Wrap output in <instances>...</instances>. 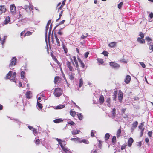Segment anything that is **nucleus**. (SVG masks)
I'll list each match as a JSON object with an SVG mask.
<instances>
[{
  "mask_svg": "<svg viewBox=\"0 0 153 153\" xmlns=\"http://www.w3.org/2000/svg\"><path fill=\"white\" fill-rule=\"evenodd\" d=\"M145 39L147 42V44L149 46V49L151 51L150 53L153 51V42H152V39L149 36L145 37Z\"/></svg>",
  "mask_w": 153,
  "mask_h": 153,
  "instance_id": "obj_1",
  "label": "nucleus"
},
{
  "mask_svg": "<svg viewBox=\"0 0 153 153\" xmlns=\"http://www.w3.org/2000/svg\"><path fill=\"white\" fill-rule=\"evenodd\" d=\"M62 91L61 89L57 88L55 89L54 94L56 97H59L62 95Z\"/></svg>",
  "mask_w": 153,
  "mask_h": 153,
  "instance_id": "obj_2",
  "label": "nucleus"
},
{
  "mask_svg": "<svg viewBox=\"0 0 153 153\" xmlns=\"http://www.w3.org/2000/svg\"><path fill=\"white\" fill-rule=\"evenodd\" d=\"M16 58L15 57H13L10 60L9 66L10 68H13L16 64Z\"/></svg>",
  "mask_w": 153,
  "mask_h": 153,
  "instance_id": "obj_3",
  "label": "nucleus"
},
{
  "mask_svg": "<svg viewBox=\"0 0 153 153\" xmlns=\"http://www.w3.org/2000/svg\"><path fill=\"white\" fill-rule=\"evenodd\" d=\"M51 20H49L48 22V23L47 24V25L46 26L45 28V41L46 42V43H47V33L48 30L49 28V26L50 25V24L51 23Z\"/></svg>",
  "mask_w": 153,
  "mask_h": 153,
  "instance_id": "obj_4",
  "label": "nucleus"
},
{
  "mask_svg": "<svg viewBox=\"0 0 153 153\" xmlns=\"http://www.w3.org/2000/svg\"><path fill=\"white\" fill-rule=\"evenodd\" d=\"M16 7L14 4H12L10 6V9L11 13L13 14H15L16 13Z\"/></svg>",
  "mask_w": 153,
  "mask_h": 153,
  "instance_id": "obj_5",
  "label": "nucleus"
},
{
  "mask_svg": "<svg viewBox=\"0 0 153 153\" xmlns=\"http://www.w3.org/2000/svg\"><path fill=\"white\" fill-rule=\"evenodd\" d=\"M109 63L110 66L115 68H118L120 67L119 65L116 63L110 62Z\"/></svg>",
  "mask_w": 153,
  "mask_h": 153,
  "instance_id": "obj_6",
  "label": "nucleus"
},
{
  "mask_svg": "<svg viewBox=\"0 0 153 153\" xmlns=\"http://www.w3.org/2000/svg\"><path fill=\"white\" fill-rule=\"evenodd\" d=\"M66 65H67V67L68 68L70 71H74V69L72 65V64L71 63V62H70L69 61H68L67 62Z\"/></svg>",
  "mask_w": 153,
  "mask_h": 153,
  "instance_id": "obj_7",
  "label": "nucleus"
},
{
  "mask_svg": "<svg viewBox=\"0 0 153 153\" xmlns=\"http://www.w3.org/2000/svg\"><path fill=\"white\" fill-rule=\"evenodd\" d=\"M6 11V9L4 6H0V14L5 13Z\"/></svg>",
  "mask_w": 153,
  "mask_h": 153,
  "instance_id": "obj_8",
  "label": "nucleus"
},
{
  "mask_svg": "<svg viewBox=\"0 0 153 153\" xmlns=\"http://www.w3.org/2000/svg\"><path fill=\"white\" fill-rule=\"evenodd\" d=\"M131 79V76L129 75H127L125 79V82L126 84H128L130 82Z\"/></svg>",
  "mask_w": 153,
  "mask_h": 153,
  "instance_id": "obj_9",
  "label": "nucleus"
},
{
  "mask_svg": "<svg viewBox=\"0 0 153 153\" xmlns=\"http://www.w3.org/2000/svg\"><path fill=\"white\" fill-rule=\"evenodd\" d=\"M118 100L120 102H121L123 98V94L121 91H119L118 93Z\"/></svg>",
  "mask_w": 153,
  "mask_h": 153,
  "instance_id": "obj_10",
  "label": "nucleus"
},
{
  "mask_svg": "<svg viewBox=\"0 0 153 153\" xmlns=\"http://www.w3.org/2000/svg\"><path fill=\"white\" fill-rule=\"evenodd\" d=\"M133 142V139L132 138L130 137V138H129L128 139V146L129 147H131L132 145V144Z\"/></svg>",
  "mask_w": 153,
  "mask_h": 153,
  "instance_id": "obj_11",
  "label": "nucleus"
},
{
  "mask_svg": "<svg viewBox=\"0 0 153 153\" xmlns=\"http://www.w3.org/2000/svg\"><path fill=\"white\" fill-rule=\"evenodd\" d=\"M7 37V36H4V37L3 39L2 40L1 39V36H0V40L2 45L3 48V45L5 42Z\"/></svg>",
  "mask_w": 153,
  "mask_h": 153,
  "instance_id": "obj_12",
  "label": "nucleus"
},
{
  "mask_svg": "<svg viewBox=\"0 0 153 153\" xmlns=\"http://www.w3.org/2000/svg\"><path fill=\"white\" fill-rule=\"evenodd\" d=\"M62 149L64 153H70V150L67 148H65L63 146Z\"/></svg>",
  "mask_w": 153,
  "mask_h": 153,
  "instance_id": "obj_13",
  "label": "nucleus"
},
{
  "mask_svg": "<svg viewBox=\"0 0 153 153\" xmlns=\"http://www.w3.org/2000/svg\"><path fill=\"white\" fill-rule=\"evenodd\" d=\"M12 71H9L8 73L6 75L5 78V79H9L11 77L12 75Z\"/></svg>",
  "mask_w": 153,
  "mask_h": 153,
  "instance_id": "obj_14",
  "label": "nucleus"
},
{
  "mask_svg": "<svg viewBox=\"0 0 153 153\" xmlns=\"http://www.w3.org/2000/svg\"><path fill=\"white\" fill-rule=\"evenodd\" d=\"M138 124V123L137 121H135V122L133 123L132 125L131 129L132 130H133L134 129H135L137 127Z\"/></svg>",
  "mask_w": 153,
  "mask_h": 153,
  "instance_id": "obj_15",
  "label": "nucleus"
},
{
  "mask_svg": "<svg viewBox=\"0 0 153 153\" xmlns=\"http://www.w3.org/2000/svg\"><path fill=\"white\" fill-rule=\"evenodd\" d=\"M137 41L140 43L143 44L145 43V41L143 38L138 37L137 39Z\"/></svg>",
  "mask_w": 153,
  "mask_h": 153,
  "instance_id": "obj_16",
  "label": "nucleus"
},
{
  "mask_svg": "<svg viewBox=\"0 0 153 153\" xmlns=\"http://www.w3.org/2000/svg\"><path fill=\"white\" fill-rule=\"evenodd\" d=\"M54 36H55V38L56 39V42L57 45L58 46H60V42L59 41V39H58V38L57 37V36L56 34L55 33H54Z\"/></svg>",
  "mask_w": 153,
  "mask_h": 153,
  "instance_id": "obj_17",
  "label": "nucleus"
},
{
  "mask_svg": "<svg viewBox=\"0 0 153 153\" xmlns=\"http://www.w3.org/2000/svg\"><path fill=\"white\" fill-rule=\"evenodd\" d=\"M26 97L27 98L30 99L32 97V94L30 91H28L26 94Z\"/></svg>",
  "mask_w": 153,
  "mask_h": 153,
  "instance_id": "obj_18",
  "label": "nucleus"
},
{
  "mask_svg": "<svg viewBox=\"0 0 153 153\" xmlns=\"http://www.w3.org/2000/svg\"><path fill=\"white\" fill-rule=\"evenodd\" d=\"M56 140L58 142L61 148H62L64 146H63L62 142H64V141H63L62 140L58 139V138H56Z\"/></svg>",
  "mask_w": 153,
  "mask_h": 153,
  "instance_id": "obj_19",
  "label": "nucleus"
},
{
  "mask_svg": "<svg viewBox=\"0 0 153 153\" xmlns=\"http://www.w3.org/2000/svg\"><path fill=\"white\" fill-rule=\"evenodd\" d=\"M56 140L58 142L61 148H62L64 146H63L62 142H64V141H63L62 140L58 139V138H56Z\"/></svg>",
  "mask_w": 153,
  "mask_h": 153,
  "instance_id": "obj_20",
  "label": "nucleus"
},
{
  "mask_svg": "<svg viewBox=\"0 0 153 153\" xmlns=\"http://www.w3.org/2000/svg\"><path fill=\"white\" fill-rule=\"evenodd\" d=\"M75 74L71 73L69 74V78L71 80H73L74 78V75Z\"/></svg>",
  "mask_w": 153,
  "mask_h": 153,
  "instance_id": "obj_21",
  "label": "nucleus"
},
{
  "mask_svg": "<svg viewBox=\"0 0 153 153\" xmlns=\"http://www.w3.org/2000/svg\"><path fill=\"white\" fill-rule=\"evenodd\" d=\"M99 100L101 104H102L104 102V98L102 95H101L100 96Z\"/></svg>",
  "mask_w": 153,
  "mask_h": 153,
  "instance_id": "obj_22",
  "label": "nucleus"
},
{
  "mask_svg": "<svg viewBox=\"0 0 153 153\" xmlns=\"http://www.w3.org/2000/svg\"><path fill=\"white\" fill-rule=\"evenodd\" d=\"M116 42H112L108 44V46L111 48H113L116 46Z\"/></svg>",
  "mask_w": 153,
  "mask_h": 153,
  "instance_id": "obj_23",
  "label": "nucleus"
},
{
  "mask_svg": "<svg viewBox=\"0 0 153 153\" xmlns=\"http://www.w3.org/2000/svg\"><path fill=\"white\" fill-rule=\"evenodd\" d=\"M79 130H76L71 131V134L72 135H76L79 134Z\"/></svg>",
  "mask_w": 153,
  "mask_h": 153,
  "instance_id": "obj_24",
  "label": "nucleus"
},
{
  "mask_svg": "<svg viewBox=\"0 0 153 153\" xmlns=\"http://www.w3.org/2000/svg\"><path fill=\"white\" fill-rule=\"evenodd\" d=\"M53 121L56 123H59L60 122H61L63 121V120L62 119L59 118L57 119L53 120Z\"/></svg>",
  "mask_w": 153,
  "mask_h": 153,
  "instance_id": "obj_25",
  "label": "nucleus"
},
{
  "mask_svg": "<svg viewBox=\"0 0 153 153\" xmlns=\"http://www.w3.org/2000/svg\"><path fill=\"white\" fill-rule=\"evenodd\" d=\"M65 107V105H59L56 106L54 108L56 109H59L63 108Z\"/></svg>",
  "mask_w": 153,
  "mask_h": 153,
  "instance_id": "obj_26",
  "label": "nucleus"
},
{
  "mask_svg": "<svg viewBox=\"0 0 153 153\" xmlns=\"http://www.w3.org/2000/svg\"><path fill=\"white\" fill-rule=\"evenodd\" d=\"M10 17L9 16L7 17L4 22V24H8L10 21Z\"/></svg>",
  "mask_w": 153,
  "mask_h": 153,
  "instance_id": "obj_27",
  "label": "nucleus"
},
{
  "mask_svg": "<svg viewBox=\"0 0 153 153\" xmlns=\"http://www.w3.org/2000/svg\"><path fill=\"white\" fill-rule=\"evenodd\" d=\"M28 128L30 130H32V131L34 133H37L36 130L32 126H28Z\"/></svg>",
  "mask_w": 153,
  "mask_h": 153,
  "instance_id": "obj_28",
  "label": "nucleus"
},
{
  "mask_svg": "<svg viewBox=\"0 0 153 153\" xmlns=\"http://www.w3.org/2000/svg\"><path fill=\"white\" fill-rule=\"evenodd\" d=\"M117 92L116 91H115L114 94L113 95L112 98L114 101H115L116 97L117 95Z\"/></svg>",
  "mask_w": 153,
  "mask_h": 153,
  "instance_id": "obj_29",
  "label": "nucleus"
},
{
  "mask_svg": "<svg viewBox=\"0 0 153 153\" xmlns=\"http://www.w3.org/2000/svg\"><path fill=\"white\" fill-rule=\"evenodd\" d=\"M83 84V80L82 78H81L79 81V88L81 87Z\"/></svg>",
  "mask_w": 153,
  "mask_h": 153,
  "instance_id": "obj_30",
  "label": "nucleus"
},
{
  "mask_svg": "<svg viewBox=\"0 0 153 153\" xmlns=\"http://www.w3.org/2000/svg\"><path fill=\"white\" fill-rule=\"evenodd\" d=\"M76 114V112L73 109L71 110L70 111V114L72 117H74Z\"/></svg>",
  "mask_w": 153,
  "mask_h": 153,
  "instance_id": "obj_31",
  "label": "nucleus"
},
{
  "mask_svg": "<svg viewBox=\"0 0 153 153\" xmlns=\"http://www.w3.org/2000/svg\"><path fill=\"white\" fill-rule=\"evenodd\" d=\"M80 139H81L80 138H78V137H77V138H72L71 139V140L72 141H77V142H80Z\"/></svg>",
  "mask_w": 153,
  "mask_h": 153,
  "instance_id": "obj_32",
  "label": "nucleus"
},
{
  "mask_svg": "<svg viewBox=\"0 0 153 153\" xmlns=\"http://www.w3.org/2000/svg\"><path fill=\"white\" fill-rule=\"evenodd\" d=\"M106 102L107 103V105L108 107L110 106V98H107Z\"/></svg>",
  "mask_w": 153,
  "mask_h": 153,
  "instance_id": "obj_33",
  "label": "nucleus"
},
{
  "mask_svg": "<svg viewBox=\"0 0 153 153\" xmlns=\"http://www.w3.org/2000/svg\"><path fill=\"white\" fill-rule=\"evenodd\" d=\"M77 115L79 120H81L83 118V116L81 114V113H77Z\"/></svg>",
  "mask_w": 153,
  "mask_h": 153,
  "instance_id": "obj_34",
  "label": "nucleus"
},
{
  "mask_svg": "<svg viewBox=\"0 0 153 153\" xmlns=\"http://www.w3.org/2000/svg\"><path fill=\"white\" fill-rule=\"evenodd\" d=\"M121 133V130L120 128L118 130L117 133L116 135L117 138H118L119 137V136H120Z\"/></svg>",
  "mask_w": 153,
  "mask_h": 153,
  "instance_id": "obj_35",
  "label": "nucleus"
},
{
  "mask_svg": "<svg viewBox=\"0 0 153 153\" xmlns=\"http://www.w3.org/2000/svg\"><path fill=\"white\" fill-rule=\"evenodd\" d=\"M52 24H51L50 25V29L49 31V34H48V41L49 42V38H50V35L51 34V30L52 28Z\"/></svg>",
  "mask_w": 153,
  "mask_h": 153,
  "instance_id": "obj_36",
  "label": "nucleus"
},
{
  "mask_svg": "<svg viewBox=\"0 0 153 153\" xmlns=\"http://www.w3.org/2000/svg\"><path fill=\"white\" fill-rule=\"evenodd\" d=\"M82 142L87 144H88L89 143V142L88 141V140H86L83 139L82 140H81V139H80V143H81Z\"/></svg>",
  "mask_w": 153,
  "mask_h": 153,
  "instance_id": "obj_37",
  "label": "nucleus"
},
{
  "mask_svg": "<svg viewBox=\"0 0 153 153\" xmlns=\"http://www.w3.org/2000/svg\"><path fill=\"white\" fill-rule=\"evenodd\" d=\"M16 74V72H14L13 73V75H12V77L13 78V79H12V80H13V81L15 82H16V80H15V79Z\"/></svg>",
  "mask_w": 153,
  "mask_h": 153,
  "instance_id": "obj_38",
  "label": "nucleus"
},
{
  "mask_svg": "<svg viewBox=\"0 0 153 153\" xmlns=\"http://www.w3.org/2000/svg\"><path fill=\"white\" fill-rule=\"evenodd\" d=\"M79 61L80 63L81 67L84 68L85 67V65L83 62L79 59Z\"/></svg>",
  "mask_w": 153,
  "mask_h": 153,
  "instance_id": "obj_39",
  "label": "nucleus"
},
{
  "mask_svg": "<svg viewBox=\"0 0 153 153\" xmlns=\"http://www.w3.org/2000/svg\"><path fill=\"white\" fill-rule=\"evenodd\" d=\"M59 77L58 76H56L54 78V82L56 84L58 80L59 79Z\"/></svg>",
  "mask_w": 153,
  "mask_h": 153,
  "instance_id": "obj_40",
  "label": "nucleus"
},
{
  "mask_svg": "<svg viewBox=\"0 0 153 153\" xmlns=\"http://www.w3.org/2000/svg\"><path fill=\"white\" fill-rule=\"evenodd\" d=\"M110 137V135L109 133H106L105 135V138L106 140H107L109 139Z\"/></svg>",
  "mask_w": 153,
  "mask_h": 153,
  "instance_id": "obj_41",
  "label": "nucleus"
},
{
  "mask_svg": "<svg viewBox=\"0 0 153 153\" xmlns=\"http://www.w3.org/2000/svg\"><path fill=\"white\" fill-rule=\"evenodd\" d=\"M24 8L27 11L30 10L29 6L25 5L24 7Z\"/></svg>",
  "mask_w": 153,
  "mask_h": 153,
  "instance_id": "obj_42",
  "label": "nucleus"
},
{
  "mask_svg": "<svg viewBox=\"0 0 153 153\" xmlns=\"http://www.w3.org/2000/svg\"><path fill=\"white\" fill-rule=\"evenodd\" d=\"M37 105H38V107L40 109H42V105L39 102H38V101L37 102Z\"/></svg>",
  "mask_w": 153,
  "mask_h": 153,
  "instance_id": "obj_43",
  "label": "nucleus"
},
{
  "mask_svg": "<svg viewBox=\"0 0 153 153\" xmlns=\"http://www.w3.org/2000/svg\"><path fill=\"white\" fill-rule=\"evenodd\" d=\"M25 72L23 71H21V78L22 79L24 78L25 76L24 75L25 74Z\"/></svg>",
  "mask_w": 153,
  "mask_h": 153,
  "instance_id": "obj_44",
  "label": "nucleus"
},
{
  "mask_svg": "<svg viewBox=\"0 0 153 153\" xmlns=\"http://www.w3.org/2000/svg\"><path fill=\"white\" fill-rule=\"evenodd\" d=\"M101 54H103L105 56H108V53L106 51H104Z\"/></svg>",
  "mask_w": 153,
  "mask_h": 153,
  "instance_id": "obj_45",
  "label": "nucleus"
},
{
  "mask_svg": "<svg viewBox=\"0 0 153 153\" xmlns=\"http://www.w3.org/2000/svg\"><path fill=\"white\" fill-rule=\"evenodd\" d=\"M32 34V32L30 31H27L25 34L24 35V36H30Z\"/></svg>",
  "mask_w": 153,
  "mask_h": 153,
  "instance_id": "obj_46",
  "label": "nucleus"
},
{
  "mask_svg": "<svg viewBox=\"0 0 153 153\" xmlns=\"http://www.w3.org/2000/svg\"><path fill=\"white\" fill-rule=\"evenodd\" d=\"M98 62L102 64L103 63L104 61L102 59H97Z\"/></svg>",
  "mask_w": 153,
  "mask_h": 153,
  "instance_id": "obj_47",
  "label": "nucleus"
},
{
  "mask_svg": "<svg viewBox=\"0 0 153 153\" xmlns=\"http://www.w3.org/2000/svg\"><path fill=\"white\" fill-rule=\"evenodd\" d=\"M88 35V33H85L84 35H82L81 37V38L82 39H84L86 38Z\"/></svg>",
  "mask_w": 153,
  "mask_h": 153,
  "instance_id": "obj_48",
  "label": "nucleus"
},
{
  "mask_svg": "<svg viewBox=\"0 0 153 153\" xmlns=\"http://www.w3.org/2000/svg\"><path fill=\"white\" fill-rule=\"evenodd\" d=\"M115 111H116V109L115 108H114L113 109L112 111V113L113 114V116L114 117L115 115Z\"/></svg>",
  "mask_w": 153,
  "mask_h": 153,
  "instance_id": "obj_49",
  "label": "nucleus"
},
{
  "mask_svg": "<svg viewBox=\"0 0 153 153\" xmlns=\"http://www.w3.org/2000/svg\"><path fill=\"white\" fill-rule=\"evenodd\" d=\"M143 123H141L139 126V128L141 130H142L143 128Z\"/></svg>",
  "mask_w": 153,
  "mask_h": 153,
  "instance_id": "obj_50",
  "label": "nucleus"
},
{
  "mask_svg": "<svg viewBox=\"0 0 153 153\" xmlns=\"http://www.w3.org/2000/svg\"><path fill=\"white\" fill-rule=\"evenodd\" d=\"M139 36L141 37V38H143L144 37V34L142 32H140Z\"/></svg>",
  "mask_w": 153,
  "mask_h": 153,
  "instance_id": "obj_51",
  "label": "nucleus"
},
{
  "mask_svg": "<svg viewBox=\"0 0 153 153\" xmlns=\"http://www.w3.org/2000/svg\"><path fill=\"white\" fill-rule=\"evenodd\" d=\"M123 2H120L119 4H118V7L119 9H120L121 7L123 5Z\"/></svg>",
  "mask_w": 153,
  "mask_h": 153,
  "instance_id": "obj_52",
  "label": "nucleus"
},
{
  "mask_svg": "<svg viewBox=\"0 0 153 153\" xmlns=\"http://www.w3.org/2000/svg\"><path fill=\"white\" fill-rule=\"evenodd\" d=\"M40 142V140L39 139H38L36 140L35 141V143L37 145H38L39 144Z\"/></svg>",
  "mask_w": 153,
  "mask_h": 153,
  "instance_id": "obj_53",
  "label": "nucleus"
},
{
  "mask_svg": "<svg viewBox=\"0 0 153 153\" xmlns=\"http://www.w3.org/2000/svg\"><path fill=\"white\" fill-rule=\"evenodd\" d=\"M68 123L71 125H74L75 124V123L72 121L68 122Z\"/></svg>",
  "mask_w": 153,
  "mask_h": 153,
  "instance_id": "obj_54",
  "label": "nucleus"
},
{
  "mask_svg": "<svg viewBox=\"0 0 153 153\" xmlns=\"http://www.w3.org/2000/svg\"><path fill=\"white\" fill-rule=\"evenodd\" d=\"M95 132V131L94 130H91V137H93L94 136V133Z\"/></svg>",
  "mask_w": 153,
  "mask_h": 153,
  "instance_id": "obj_55",
  "label": "nucleus"
},
{
  "mask_svg": "<svg viewBox=\"0 0 153 153\" xmlns=\"http://www.w3.org/2000/svg\"><path fill=\"white\" fill-rule=\"evenodd\" d=\"M140 65L143 68H145L146 67L145 65L143 63V62H140Z\"/></svg>",
  "mask_w": 153,
  "mask_h": 153,
  "instance_id": "obj_56",
  "label": "nucleus"
},
{
  "mask_svg": "<svg viewBox=\"0 0 153 153\" xmlns=\"http://www.w3.org/2000/svg\"><path fill=\"white\" fill-rule=\"evenodd\" d=\"M89 54V53L88 52H86L84 55V57L85 58H87Z\"/></svg>",
  "mask_w": 153,
  "mask_h": 153,
  "instance_id": "obj_57",
  "label": "nucleus"
},
{
  "mask_svg": "<svg viewBox=\"0 0 153 153\" xmlns=\"http://www.w3.org/2000/svg\"><path fill=\"white\" fill-rule=\"evenodd\" d=\"M152 131H149L148 133V136L149 137H151L152 135Z\"/></svg>",
  "mask_w": 153,
  "mask_h": 153,
  "instance_id": "obj_58",
  "label": "nucleus"
},
{
  "mask_svg": "<svg viewBox=\"0 0 153 153\" xmlns=\"http://www.w3.org/2000/svg\"><path fill=\"white\" fill-rule=\"evenodd\" d=\"M116 140V137L115 136H114L112 139V141L113 143Z\"/></svg>",
  "mask_w": 153,
  "mask_h": 153,
  "instance_id": "obj_59",
  "label": "nucleus"
},
{
  "mask_svg": "<svg viewBox=\"0 0 153 153\" xmlns=\"http://www.w3.org/2000/svg\"><path fill=\"white\" fill-rule=\"evenodd\" d=\"M149 17L151 18H153V13H151L149 14Z\"/></svg>",
  "mask_w": 153,
  "mask_h": 153,
  "instance_id": "obj_60",
  "label": "nucleus"
},
{
  "mask_svg": "<svg viewBox=\"0 0 153 153\" xmlns=\"http://www.w3.org/2000/svg\"><path fill=\"white\" fill-rule=\"evenodd\" d=\"M144 128L142 130H141V135H140L141 136H142V135H143V131H144Z\"/></svg>",
  "mask_w": 153,
  "mask_h": 153,
  "instance_id": "obj_61",
  "label": "nucleus"
},
{
  "mask_svg": "<svg viewBox=\"0 0 153 153\" xmlns=\"http://www.w3.org/2000/svg\"><path fill=\"white\" fill-rule=\"evenodd\" d=\"M63 10H62V11L60 12L59 14V16L60 17H61V16H62V13L63 12Z\"/></svg>",
  "mask_w": 153,
  "mask_h": 153,
  "instance_id": "obj_62",
  "label": "nucleus"
},
{
  "mask_svg": "<svg viewBox=\"0 0 153 153\" xmlns=\"http://www.w3.org/2000/svg\"><path fill=\"white\" fill-rule=\"evenodd\" d=\"M29 7H30V8L31 9H33V5H31L30 4V3H29Z\"/></svg>",
  "mask_w": 153,
  "mask_h": 153,
  "instance_id": "obj_63",
  "label": "nucleus"
},
{
  "mask_svg": "<svg viewBox=\"0 0 153 153\" xmlns=\"http://www.w3.org/2000/svg\"><path fill=\"white\" fill-rule=\"evenodd\" d=\"M64 22H65V20H63L62 21H61L59 23V24L58 25H61V24H63V23H64Z\"/></svg>",
  "mask_w": 153,
  "mask_h": 153,
  "instance_id": "obj_64",
  "label": "nucleus"
}]
</instances>
